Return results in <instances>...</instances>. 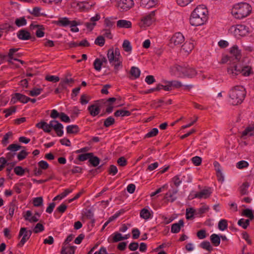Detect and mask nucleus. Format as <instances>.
Here are the masks:
<instances>
[{"label":"nucleus","instance_id":"obj_1","mask_svg":"<svg viewBox=\"0 0 254 254\" xmlns=\"http://www.w3.org/2000/svg\"><path fill=\"white\" fill-rule=\"evenodd\" d=\"M208 10L204 5L197 6L191 13L190 23L191 25L198 26L203 25L207 20Z\"/></svg>","mask_w":254,"mask_h":254},{"label":"nucleus","instance_id":"obj_2","mask_svg":"<svg viewBox=\"0 0 254 254\" xmlns=\"http://www.w3.org/2000/svg\"><path fill=\"white\" fill-rule=\"evenodd\" d=\"M246 91L243 86H235L232 87L229 92L230 103L234 105L241 104L246 96Z\"/></svg>","mask_w":254,"mask_h":254},{"label":"nucleus","instance_id":"obj_3","mask_svg":"<svg viewBox=\"0 0 254 254\" xmlns=\"http://www.w3.org/2000/svg\"><path fill=\"white\" fill-rule=\"evenodd\" d=\"M172 74L177 77H188L192 78L196 74L195 70L188 65L176 64L170 69Z\"/></svg>","mask_w":254,"mask_h":254},{"label":"nucleus","instance_id":"obj_4","mask_svg":"<svg viewBox=\"0 0 254 254\" xmlns=\"http://www.w3.org/2000/svg\"><path fill=\"white\" fill-rule=\"evenodd\" d=\"M251 6L247 2H240L235 4L232 9L231 13L237 19H242L248 16L251 12Z\"/></svg>","mask_w":254,"mask_h":254},{"label":"nucleus","instance_id":"obj_5","mask_svg":"<svg viewBox=\"0 0 254 254\" xmlns=\"http://www.w3.org/2000/svg\"><path fill=\"white\" fill-rule=\"evenodd\" d=\"M251 71L252 69L250 66H242L240 64H236L235 62H234L227 68L228 73L232 76H235L241 73L244 76H249Z\"/></svg>","mask_w":254,"mask_h":254},{"label":"nucleus","instance_id":"obj_6","mask_svg":"<svg viewBox=\"0 0 254 254\" xmlns=\"http://www.w3.org/2000/svg\"><path fill=\"white\" fill-rule=\"evenodd\" d=\"M107 58L110 64L114 66L115 72L117 73L119 70L123 67L122 60L116 57L113 48H110L108 50Z\"/></svg>","mask_w":254,"mask_h":254},{"label":"nucleus","instance_id":"obj_7","mask_svg":"<svg viewBox=\"0 0 254 254\" xmlns=\"http://www.w3.org/2000/svg\"><path fill=\"white\" fill-rule=\"evenodd\" d=\"M32 231L30 230H28L27 228L22 227L21 228L19 234L18 238L22 237L21 240L18 244L17 246L19 247H22L24 244L29 240L30 236H31Z\"/></svg>","mask_w":254,"mask_h":254},{"label":"nucleus","instance_id":"obj_8","mask_svg":"<svg viewBox=\"0 0 254 254\" xmlns=\"http://www.w3.org/2000/svg\"><path fill=\"white\" fill-rule=\"evenodd\" d=\"M57 24L60 26L66 27L69 26L70 27H75L80 24V22L75 20L70 21L68 18L65 17L59 18Z\"/></svg>","mask_w":254,"mask_h":254},{"label":"nucleus","instance_id":"obj_9","mask_svg":"<svg viewBox=\"0 0 254 254\" xmlns=\"http://www.w3.org/2000/svg\"><path fill=\"white\" fill-rule=\"evenodd\" d=\"M41 212H36L33 214L31 211L27 210L23 214V217L26 221L30 222H36L39 220Z\"/></svg>","mask_w":254,"mask_h":254},{"label":"nucleus","instance_id":"obj_10","mask_svg":"<svg viewBox=\"0 0 254 254\" xmlns=\"http://www.w3.org/2000/svg\"><path fill=\"white\" fill-rule=\"evenodd\" d=\"M54 123H56V120L51 121L49 124L45 121H41L36 125V127L42 129L45 132L50 133L51 131L52 128H53Z\"/></svg>","mask_w":254,"mask_h":254},{"label":"nucleus","instance_id":"obj_11","mask_svg":"<svg viewBox=\"0 0 254 254\" xmlns=\"http://www.w3.org/2000/svg\"><path fill=\"white\" fill-rule=\"evenodd\" d=\"M185 41L183 35L180 32L176 33L170 39V45L171 47L173 45L177 46L182 44Z\"/></svg>","mask_w":254,"mask_h":254},{"label":"nucleus","instance_id":"obj_12","mask_svg":"<svg viewBox=\"0 0 254 254\" xmlns=\"http://www.w3.org/2000/svg\"><path fill=\"white\" fill-rule=\"evenodd\" d=\"M212 191L211 189L208 188L207 189H204L200 192L195 193L194 195H192L191 194H190L189 197H190V199H193L194 198H207L209 197Z\"/></svg>","mask_w":254,"mask_h":254},{"label":"nucleus","instance_id":"obj_13","mask_svg":"<svg viewBox=\"0 0 254 254\" xmlns=\"http://www.w3.org/2000/svg\"><path fill=\"white\" fill-rule=\"evenodd\" d=\"M18 38L21 40H28L31 39L32 41H34L35 38L32 37L30 33L25 29H22L20 30L17 33Z\"/></svg>","mask_w":254,"mask_h":254},{"label":"nucleus","instance_id":"obj_14","mask_svg":"<svg viewBox=\"0 0 254 254\" xmlns=\"http://www.w3.org/2000/svg\"><path fill=\"white\" fill-rule=\"evenodd\" d=\"M155 11H151L148 14L143 16L141 19L142 24L145 26H150L154 21Z\"/></svg>","mask_w":254,"mask_h":254},{"label":"nucleus","instance_id":"obj_15","mask_svg":"<svg viewBox=\"0 0 254 254\" xmlns=\"http://www.w3.org/2000/svg\"><path fill=\"white\" fill-rule=\"evenodd\" d=\"M30 98L26 96L19 93H16L14 94V96L12 97L11 99V102L15 103L17 101H19L22 103H26L29 101Z\"/></svg>","mask_w":254,"mask_h":254},{"label":"nucleus","instance_id":"obj_16","mask_svg":"<svg viewBox=\"0 0 254 254\" xmlns=\"http://www.w3.org/2000/svg\"><path fill=\"white\" fill-rule=\"evenodd\" d=\"M164 84H167V86L165 87L166 91H170L172 88H179L183 86L180 81L177 80L172 81H163Z\"/></svg>","mask_w":254,"mask_h":254},{"label":"nucleus","instance_id":"obj_17","mask_svg":"<svg viewBox=\"0 0 254 254\" xmlns=\"http://www.w3.org/2000/svg\"><path fill=\"white\" fill-rule=\"evenodd\" d=\"M242 214L249 219L246 220L240 219L238 220V222H250V221H252L254 219L253 211L252 209L249 208L244 209L242 212Z\"/></svg>","mask_w":254,"mask_h":254},{"label":"nucleus","instance_id":"obj_18","mask_svg":"<svg viewBox=\"0 0 254 254\" xmlns=\"http://www.w3.org/2000/svg\"><path fill=\"white\" fill-rule=\"evenodd\" d=\"M133 0H121L118 4V7L123 9V11H127L133 5Z\"/></svg>","mask_w":254,"mask_h":254},{"label":"nucleus","instance_id":"obj_19","mask_svg":"<svg viewBox=\"0 0 254 254\" xmlns=\"http://www.w3.org/2000/svg\"><path fill=\"white\" fill-rule=\"evenodd\" d=\"M178 192V190L177 189H173L170 190L167 192L164 196V199L168 201L174 202L176 199L177 197L175 195Z\"/></svg>","mask_w":254,"mask_h":254},{"label":"nucleus","instance_id":"obj_20","mask_svg":"<svg viewBox=\"0 0 254 254\" xmlns=\"http://www.w3.org/2000/svg\"><path fill=\"white\" fill-rule=\"evenodd\" d=\"M230 54L232 55L231 57H233V60L236 63L238 62L241 58V52L238 49V47L236 45L232 47L230 50Z\"/></svg>","mask_w":254,"mask_h":254},{"label":"nucleus","instance_id":"obj_21","mask_svg":"<svg viewBox=\"0 0 254 254\" xmlns=\"http://www.w3.org/2000/svg\"><path fill=\"white\" fill-rule=\"evenodd\" d=\"M100 18V15L99 13H97L95 16H93L90 18V21L91 22H86L85 23V25L88 29L91 31L96 25L95 22L98 21Z\"/></svg>","mask_w":254,"mask_h":254},{"label":"nucleus","instance_id":"obj_22","mask_svg":"<svg viewBox=\"0 0 254 254\" xmlns=\"http://www.w3.org/2000/svg\"><path fill=\"white\" fill-rule=\"evenodd\" d=\"M209 207L206 205H203L200 207L194 209L195 216L196 217H202L203 214L208 210Z\"/></svg>","mask_w":254,"mask_h":254},{"label":"nucleus","instance_id":"obj_23","mask_svg":"<svg viewBox=\"0 0 254 254\" xmlns=\"http://www.w3.org/2000/svg\"><path fill=\"white\" fill-rule=\"evenodd\" d=\"M88 110L89 111L90 114L93 117L98 115L100 112V108L96 104H92L89 106L88 107Z\"/></svg>","mask_w":254,"mask_h":254},{"label":"nucleus","instance_id":"obj_24","mask_svg":"<svg viewBox=\"0 0 254 254\" xmlns=\"http://www.w3.org/2000/svg\"><path fill=\"white\" fill-rule=\"evenodd\" d=\"M213 165L215 167V169L217 173V177L218 178V181H223L224 180V178L221 170V166L220 164L217 161H214L213 162Z\"/></svg>","mask_w":254,"mask_h":254},{"label":"nucleus","instance_id":"obj_25","mask_svg":"<svg viewBox=\"0 0 254 254\" xmlns=\"http://www.w3.org/2000/svg\"><path fill=\"white\" fill-rule=\"evenodd\" d=\"M76 247L75 246H66L63 245L61 251V254H74Z\"/></svg>","mask_w":254,"mask_h":254},{"label":"nucleus","instance_id":"obj_26","mask_svg":"<svg viewBox=\"0 0 254 254\" xmlns=\"http://www.w3.org/2000/svg\"><path fill=\"white\" fill-rule=\"evenodd\" d=\"M31 28L34 29L35 28H37V29L36 31V35L38 38L43 37L44 36L45 33L43 31L44 28L42 26H40L39 25H33L31 24L30 25Z\"/></svg>","mask_w":254,"mask_h":254},{"label":"nucleus","instance_id":"obj_27","mask_svg":"<svg viewBox=\"0 0 254 254\" xmlns=\"http://www.w3.org/2000/svg\"><path fill=\"white\" fill-rule=\"evenodd\" d=\"M67 206L65 204L62 203L59 207L57 208L54 212V216L56 218H59L60 217L59 213H64L66 209Z\"/></svg>","mask_w":254,"mask_h":254},{"label":"nucleus","instance_id":"obj_28","mask_svg":"<svg viewBox=\"0 0 254 254\" xmlns=\"http://www.w3.org/2000/svg\"><path fill=\"white\" fill-rule=\"evenodd\" d=\"M117 25L120 28H128L131 27V23L130 21L126 20H119L117 21Z\"/></svg>","mask_w":254,"mask_h":254},{"label":"nucleus","instance_id":"obj_29","mask_svg":"<svg viewBox=\"0 0 254 254\" xmlns=\"http://www.w3.org/2000/svg\"><path fill=\"white\" fill-rule=\"evenodd\" d=\"M2 32L8 33L9 32L13 31L15 30V27L12 25H10L7 23H5L1 25V28Z\"/></svg>","mask_w":254,"mask_h":254},{"label":"nucleus","instance_id":"obj_30","mask_svg":"<svg viewBox=\"0 0 254 254\" xmlns=\"http://www.w3.org/2000/svg\"><path fill=\"white\" fill-rule=\"evenodd\" d=\"M254 133V127H248L242 132V137L245 139L246 136H252Z\"/></svg>","mask_w":254,"mask_h":254},{"label":"nucleus","instance_id":"obj_31","mask_svg":"<svg viewBox=\"0 0 254 254\" xmlns=\"http://www.w3.org/2000/svg\"><path fill=\"white\" fill-rule=\"evenodd\" d=\"M186 217L188 220H191L196 218L194 208L190 207L186 209Z\"/></svg>","mask_w":254,"mask_h":254},{"label":"nucleus","instance_id":"obj_32","mask_svg":"<svg viewBox=\"0 0 254 254\" xmlns=\"http://www.w3.org/2000/svg\"><path fill=\"white\" fill-rule=\"evenodd\" d=\"M210 240L215 247L218 246L220 243V237L217 234H213L210 236Z\"/></svg>","mask_w":254,"mask_h":254},{"label":"nucleus","instance_id":"obj_33","mask_svg":"<svg viewBox=\"0 0 254 254\" xmlns=\"http://www.w3.org/2000/svg\"><path fill=\"white\" fill-rule=\"evenodd\" d=\"M235 31L236 34L240 35H243L248 31L246 29V26L244 25H238L235 27Z\"/></svg>","mask_w":254,"mask_h":254},{"label":"nucleus","instance_id":"obj_34","mask_svg":"<svg viewBox=\"0 0 254 254\" xmlns=\"http://www.w3.org/2000/svg\"><path fill=\"white\" fill-rule=\"evenodd\" d=\"M250 183L244 182L240 187L239 191L242 195H245L248 193V189L250 187Z\"/></svg>","mask_w":254,"mask_h":254},{"label":"nucleus","instance_id":"obj_35","mask_svg":"<svg viewBox=\"0 0 254 254\" xmlns=\"http://www.w3.org/2000/svg\"><path fill=\"white\" fill-rule=\"evenodd\" d=\"M79 131V127L77 125H69L66 127V132L68 134L76 133Z\"/></svg>","mask_w":254,"mask_h":254},{"label":"nucleus","instance_id":"obj_36","mask_svg":"<svg viewBox=\"0 0 254 254\" xmlns=\"http://www.w3.org/2000/svg\"><path fill=\"white\" fill-rule=\"evenodd\" d=\"M130 74L131 76H132L134 79H136L139 77L140 70L138 67L132 66L130 69Z\"/></svg>","mask_w":254,"mask_h":254},{"label":"nucleus","instance_id":"obj_37","mask_svg":"<svg viewBox=\"0 0 254 254\" xmlns=\"http://www.w3.org/2000/svg\"><path fill=\"white\" fill-rule=\"evenodd\" d=\"M184 223H173L171 227V232L173 233H178L180 231L181 228L184 226Z\"/></svg>","mask_w":254,"mask_h":254},{"label":"nucleus","instance_id":"obj_38","mask_svg":"<svg viewBox=\"0 0 254 254\" xmlns=\"http://www.w3.org/2000/svg\"><path fill=\"white\" fill-rule=\"evenodd\" d=\"M131 114L130 112L128 111L124 110H118L116 111L114 115L116 117H128Z\"/></svg>","mask_w":254,"mask_h":254},{"label":"nucleus","instance_id":"obj_39","mask_svg":"<svg viewBox=\"0 0 254 254\" xmlns=\"http://www.w3.org/2000/svg\"><path fill=\"white\" fill-rule=\"evenodd\" d=\"M88 161L92 166L97 167L100 163V159L98 157L94 156L92 153V156L90 157Z\"/></svg>","mask_w":254,"mask_h":254},{"label":"nucleus","instance_id":"obj_40","mask_svg":"<svg viewBox=\"0 0 254 254\" xmlns=\"http://www.w3.org/2000/svg\"><path fill=\"white\" fill-rule=\"evenodd\" d=\"M155 4L153 0H141L140 5L143 7L149 8L153 6Z\"/></svg>","mask_w":254,"mask_h":254},{"label":"nucleus","instance_id":"obj_41","mask_svg":"<svg viewBox=\"0 0 254 254\" xmlns=\"http://www.w3.org/2000/svg\"><path fill=\"white\" fill-rule=\"evenodd\" d=\"M33 204L35 207H40L43 205V199L42 196L35 197L33 199Z\"/></svg>","mask_w":254,"mask_h":254},{"label":"nucleus","instance_id":"obj_42","mask_svg":"<svg viewBox=\"0 0 254 254\" xmlns=\"http://www.w3.org/2000/svg\"><path fill=\"white\" fill-rule=\"evenodd\" d=\"M122 47L123 49L127 52H130L131 51L132 47L130 42L127 40L124 41Z\"/></svg>","mask_w":254,"mask_h":254},{"label":"nucleus","instance_id":"obj_43","mask_svg":"<svg viewBox=\"0 0 254 254\" xmlns=\"http://www.w3.org/2000/svg\"><path fill=\"white\" fill-rule=\"evenodd\" d=\"M22 148H24V147L16 144H11L7 147L6 149L14 152Z\"/></svg>","mask_w":254,"mask_h":254},{"label":"nucleus","instance_id":"obj_44","mask_svg":"<svg viewBox=\"0 0 254 254\" xmlns=\"http://www.w3.org/2000/svg\"><path fill=\"white\" fill-rule=\"evenodd\" d=\"M115 123V120L113 117L110 116L105 120L104 122V126L106 127H108L113 125Z\"/></svg>","mask_w":254,"mask_h":254},{"label":"nucleus","instance_id":"obj_45","mask_svg":"<svg viewBox=\"0 0 254 254\" xmlns=\"http://www.w3.org/2000/svg\"><path fill=\"white\" fill-rule=\"evenodd\" d=\"M200 247L203 249L206 250L209 252L212 251L213 248L208 241H203L200 244Z\"/></svg>","mask_w":254,"mask_h":254},{"label":"nucleus","instance_id":"obj_46","mask_svg":"<svg viewBox=\"0 0 254 254\" xmlns=\"http://www.w3.org/2000/svg\"><path fill=\"white\" fill-rule=\"evenodd\" d=\"M93 212L91 208L86 209L85 210V215L84 216V219L86 218L88 219L91 220L92 222H94V220L93 219Z\"/></svg>","mask_w":254,"mask_h":254},{"label":"nucleus","instance_id":"obj_47","mask_svg":"<svg viewBox=\"0 0 254 254\" xmlns=\"http://www.w3.org/2000/svg\"><path fill=\"white\" fill-rule=\"evenodd\" d=\"M16 162H10L7 163V166H9V167H8L6 168V172H7V176L9 177L10 179H12V176H13V174H11V171L13 168V167L16 165Z\"/></svg>","mask_w":254,"mask_h":254},{"label":"nucleus","instance_id":"obj_48","mask_svg":"<svg viewBox=\"0 0 254 254\" xmlns=\"http://www.w3.org/2000/svg\"><path fill=\"white\" fill-rule=\"evenodd\" d=\"M92 153H86L81 154L77 156V159L80 161H84L89 159L90 157L92 156Z\"/></svg>","mask_w":254,"mask_h":254},{"label":"nucleus","instance_id":"obj_49","mask_svg":"<svg viewBox=\"0 0 254 254\" xmlns=\"http://www.w3.org/2000/svg\"><path fill=\"white\" fill-rule=\"evenodd\" d=\"M15 23L17 26L21 27L26 25L27 21L24 17H22L20 18H17L15 21Z\"/></svg>","mask_w":254,"mask_h":254},{"label":"nucleus","instance_id":"obj_50","mask_svg":"<svg viewBox=\"0 0 254 254\" xmlns=\"http://www.w3.org/2000/svg\"><path fill=\"white\" fill-rule=\"evenodd\" d=\"M180 176L181 175H176L172 179V180L174 182L175 186L177 187H178L180 186V185L181 184V183L183 181H184L183 178H185V176H183V177L181 179H180Z\"/></svg>","mask_w":254,"mask_h":254},{"label":"nucleus","instance_id":"obj_51","mask_svg":"<svg viewBox=\"0 0 254 254\" xmlns=\"http://www.w3.org/2000/svg\"><path fill=\"white\" fill-rule=\"evenodd\" d=\"M150 215L151 213L150 211L146 208H143V209H142L140 213V217L145 219L149 218Z\"/></svg>","mask_w":254,"mask_h":254},{"label":"nucleus","instance_id":"obj_52","mask_svg":"<svg viewBox=\"0 0 254 254\" xmlns=\"http://www.w3.org/2000/svg\"><path fill=\"white\" fill-rule=\"evenodd\" d=\"M123 240V236L122 234L119 232H115L113 234L112 242L113 243H117Z\"/></svg>","mask_w":254,"mask_h":254},{"label":"nucleus","instance_id":"obj_53","mask_svg":"<svg viewBox=\"0 0 254 254\" xmlns=\"http://www.w3.org/2000/svg\"><path fill=\"white\" fill-rule=\"evenodd\" d=\"M14 172L17 175L22 176L24 174L25 170L21 166H16L14 168Z\"/></svg>","mask_w":254,"mask_h":254},{"label":"nucleus","instance_id":"obj_54","mask_svg":"<svg viewBox=\"0 0 254 254\" xmlns=\"http://www.w3.org/2000/svg\"><path fill=\"white\" fill-rule=\"evenodd\" d=\"M42 90L43 89L42 88H34L29 91V95L33 97L37 96L41 94Z\"/></svg>","mask_w":254,"mask_h":254},{"label":"nucleus","instance_id":"obj_55","mask_svg":"<svg viewBox=\"0 0 254 254\" xmlns=\"http://www.w3.org/2000/svg\"><path fill=\"white\" fill-rule=\"evenodd\" d=\"M16 107L15 106H12L8 109H6L3 111V113H5V117L7 118L10 115H11L12 113H14L16 112Z\"/></svg>","mask_w":254,"mask_h":254},{"label":"nucleus","instance_id":"obj_56","mask_svg":"<svg viewBox=\"0 0 254 254\" xmlns=\"http://www.w3.org/2000/svg\"><path fill=\"white\" fill-rule=\"evenodd\" d=\"M16 208L15 204L11 202L10 203L9 206V210H8V214L6 216L7 219H8V216H10V218H12V216L14 214V211L15 210V209Z\"/></svg>","mask_w":254,"mask_h":254},{"label":"nucleus","instance_id":"obj_57","mask_svg":"<svg viewBox=\"0 0 254 254\" xmlns=\"http://www.w3.org/2000/svg\"><path fill=\"white\" fill-rule=\"evenodd\" d=\"M12 133L11 131H9L7 132L3 136L2 140V144L4 146H6L9 142L8 141V138L10 136H12Z\"/></svg>","mask_w":254,"mask_h":254},{"label":"nucleus","instance_id":"obj_58","mask_svg":"<svg viewBox=\"0 0 254 254\" xmlns=\"http://www.w3.org/2000/svg\"><path fill=\"white\" fill-rule=\"evenodd\" d=\"M102 65V62H101L99 59L96 58L93 63L94 68L97 71H100Z\"/></svg>","mask_w":254,"mask_h":254},{"label":"nucleus","instance_id":"obj_59","mask_svg":"<svg viewBox=\"0 0 254 254\" xmlns=\"http://www.w3.org/2000/svg\"><path fill=\"white\" fill-rule=\"evenodd\" d=\"M29 153L26 152L25 150H21L17 155V159L19 161H21L24 159Z\"/></svg>","mask_w":254,"mask_h":254},{"label":"nucleus","instance_id":"obj_60","mask_svg":"<svg viewBox=\"0 0 254 254\" xmlns=\"http://www.w3.org/2000/svg\"><path fill=\"white\" fill-rule=\"evenodd\" d=\"M158 133V129L157 128H153L149 131L145 136V137L149 138L156 136Z\"/></svg>","mask_w":254,"mask_h":254},{"label":"nucleus","instance_id":"obj_61","mask_svg":"<svg viewBox=\"0 0 254 254\" xmlns=\"http://www.w3.org/2000/svg\"><path fill=\"white\" fill-rule=\"evenodd\" d=\"M94 43L95 44L102 47L105 44V39L102 36H99L95 39Z\"/></svg>","mask_w":254,"mask_h":254},{"label":"nucleus","instance_id":"obj_62","mask_svg":"<svg viewBox=\"0 0 254 254\" xmlns=\"http://www.w3.org/2000/svg\"><path fill=\"white\" fill-rule=\"evenodd\" d=\"M196 236L198 239H203L207 237V235L205 229H201L197 232Z\"/></svg>","mask_w":254,"mask_h":254},{"label":"nucleus","instance_id":"obj_63","mask_svg":"<svg viewBox=\"0 0 254 254\" xmlns=\"http://www.w3.org/2000/svg\"><path fill=\"white\" fill-rule=\"evenodd\" d=\"M67 84H68V78H66L60 82L58 87L62 90L65 89L67 87Z\"/></svg>","mask_w":254,"mask_h":254},{"label":"nucleus","instance_id":"obj_64","mask_svg":"<svg viewBox=\"0 0 254 254\" xmlns=\"http://www.w3.org/2000/svg\"><path fill=\"white\" fill-rule=\"evenodd\" d=\"M44 230V227L41 223H37V225L33 228V232L35 233H38L42 232Z\"/></svg>","mask_w":254,"mask_h":254}]
</instances>
